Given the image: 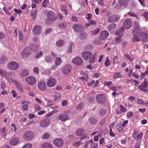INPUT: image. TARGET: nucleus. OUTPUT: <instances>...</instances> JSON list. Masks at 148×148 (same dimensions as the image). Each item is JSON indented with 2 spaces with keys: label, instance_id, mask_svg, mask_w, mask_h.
<instances>
[{
  "label": "nucleus",
  "instance_id": "nucleus-1",
  "mask_svg": "<svg viewBox=\"0 0 148 148\" xmlns=\"http://www.w3.org/2000/svg\"><path fill=\"white\" fill-rule=\"evenodd\" d=\"M132 34L133 36L132 41L135 42L140 40L141 38L145 42L148 41V36L146 33L142 32L140 28L138 27H135L132 30Z\"/></svg>",
  "mask_w": 148,
  "mask_h": 148
},
{
  "label": "nucleus",
  "instance_id": "nucleus-2",
  "mask_svg": "<svg viewBox=\"0 0 148 148\" xmlns=\"http://www.w3.org/2000/svg\"><path fill=\"white\" fill-rule=\"evenodd\" d=\"M96 100L97 103L102 104L105 103L106 98L105 95L103 94H99L96 96Z\"/></svg>",
  "mask_w": 148,
  "mask_h": 148
},
{
  "label": "nucleus",
  "instance_id": "nucleus-3",
  "mask_svg": "<svg viewBox=\"0 0 148 148\" xmlns=\"http://www.w3.org/2000/svg\"><path fill=\"white\" fill-rule=\"evenodd\" d=\"M138 88L144 92H148V82L146 81L145 78L144 79V82L138 86Z\"/></svg>",
  "mask_w": 148,
  "mask_h": 148
},
{
  "label": "nucleus",
  "instance_id": "nucleus-4",
  "mask_svg": "<svg viewBox=\"0 0 148 148\" xmlns=\"http://www.w3.org/2000/svg\"><path fill=\"white\" fill-rule=\"evenodd\" d=\"M34 134L32 131H27L23 135L24 139L27 141L31 140L34 138Z\"/></svg>",
  "mask_w": 148,
  "mask_h": 148
},
{
  "label": "nucleus",
  "instance_id": "nucleus-5",
  "mask_svg": "<svg viewBox=\"0 0 148 148\" xmlns=\"http://www.w3.org/2000/svg\"><path fill=\"white\" fill-rule=\"evenodd\" d=\"M7 66L10 70H14L17 69L19 66L18 64L16 62L11 61L8 63Z\"/></svg>",
  "mask_w": 148,
  "mask_h": 148
},
{
  "label": "nucleus",
  "instance_id": "nucleus-6",
  "mask_svg": "<svg viewBox=\"0 0 148 148\" xmlns=\"http://www.w3.org/2000/svg\"><path fill=\"white\" fill-rule=\"evenodd\" d=\"M32 49L29 47H26L22 52L21 55L23 57H28L31 54Z\"/></svg>",
  "mask_w": 148,
  "mask_h": 148
},
{
  "label": "nucleus",
  "instance_id": "nucleus-7",
  "mask_svg": "<svg viewBox=\"0 0 148 148\" xmlns=\"http://www.w3.org/2000/svg\"><path fill=\"white\" fill-rule=\"evenodd\" d=\"M48 19L50 21H54L56 20V15L53 11L49 12L47 14Z\"/></svg>",
  "mask_w": 148,
  "mask_h": 148
},
{
  "label": "nucleus",
  "instance_id": "nucleus-8",
  "mask_svg": "<svg viewBox=\"0 0 148 148\" xmlns=\"http://www.w3.org/2000/svg\"><path fill=\"white\" fill-rule=\"evenodd\" d=\"M63 142V140L61 138H56L53 141L54 145L58 147H61L62 146Z\"/></svg>",
  "mask_w": 148,
  "mask_h": 148
},
{
  "label": "nucleus",
  "instance_id": "nucleus-9",
  "mask_svg": "<svg viewBox=\"0 0 148 148\" xmlns=\"http://www.w3.org/2000/svg\"><path fill=\"white\" fill-rule=\"evenodd\" d=\"M73 29L74 31L77 32L83 31L84 29L83 26L79 23L73 25Z\"/></svg>",
  "mask_w": 148,
  "mask_h": 148
},
{
  "label": "nucleus",
  "instance_id": "nucleus-10",
  "mask_svg": "<svg viewBox=\"0 0 148 148\" xmlns=\"http://www.w3.org/2000/svg\"><path fill=\"white\" fill-rule=\"evenodd\" d=\"M123 25L126 29H128L131 28L132 26L131 20L130 18L126 19L123 23Z\"/></svg>",
  "mask_w": 148,
  "mask_h": 148
},
{
  "label": "nucleus",
  "instance_id": "nucleus-11",
  "mask_svg": "<svg viewBox=\"0 0 148 148\" xmlns=\"http://www.w3.org/2000/svg\"><path fill=\"white\" fill-rule=\"evenodd\" d=\"M108 32L106 31H103L100 33L99 39L101 40L106 39L108 36Z\"/></svg>",
  "mask_w": 148,
  "mask_h": 148
},
{
  "label": "nucleus",
  "instance_id": "nucleus-12",
  "mask_svg": "<svg viewBox=\"0 0 148 148\" xmlns=\"http://www.w3.org/2000/svg\"><path fill=\"white\" fill-rule=\"evenodd\" d=\"M25 81L27 84L33 85L36 82L35 78L34 77L29 76L26 78Z\"/></svg>",
  "mask_w": 148,
  "mask_h": 148
},
{
  "label": "nucleus",
  "instance_id": "nucleus-13",
  "mask_svg": "<svg viewBox=\"0 0 148 148\" xmlns=\"http://www.w3.org/2000/svg\"><path fill=\"white\" fill-rule=\"evenodd\" d=\"M71 70V66L70 65L67 64L63 66L62 69V72L64 74H67L69 73Z\"/></svg>",
  "mask_w": 148,
  "mask_h": 148
},
{
  "label": "nucleus",
  "instance_id": "nucleus-14",
  "mask_svg": "<svg viewBox=\"0 0 148 148\" xmlns=\"http://www.w3.org/2000/svg\"><path fill=\"white\" fill-rule=\"evenodd\" d=\"M72 62L74 64L79 65H82L83 62V60L79 57H75L73 59Z\"/></svg>",
  "mask_w": 148,
  "mask_h": 148
},
{
  "label": "nucleus",
  "instance_id": "nucleus-15",
  "mask_svg": "<svg viewBox=\"0 0 148 148\" xmlns=\"http://www.w3.org/2000/svg\"><path fill=\"white\" fill-rule=\"evenodd\" d=\"M92 53L88 51H85L82 54V56L83 58L85 60L88 59L92 56Z\"/></svg>",
  "mask_w": 148,
  "mask_h": 148
},
{
  "label": "nucleus",
  "instance_id": "nucleus-16",
  "mask_svg": "<svg viewBox=\"0 0 148 148\" xmlns=\"http://www.w3.org/2000/svg\"><path fill=\"white\" fill-rule=\"evenodd\" d=\"M38 88L41 90L44 91L46 89L47 86L46 83L43 81H40L38 84Z\"/></svg>",
  "mask_w": 148,
  "mask_h": 148
},
{
  "label": "nucleus",
  "instance_id": "nucleus-17",
  "mask_svg": "<svg viewBox=\"0 0 148 148\" xmlns=\"http://www.w3.org/2000/svg\"><path fill=\"white\" fill-rule=\"evenodd\" d=\"M56 84V79L54 78H51L49 79L48 81L47 85L49 87H53Z\"/></svg>",
  "mask_w": 148,
  "mask_h": 148
},
{
  "label": "nucleus",
  "instance_id": "nucleus-18",
  "mask_svg": "<svg viewBox=\"0 0 148 148\" xmlns=\"http://www.w3.org/2000/svg\"><path fill=\"white\" fill-rule=\"evenodd\" d=\"M69 118V116L66 114H60L58 116V119L63 122L68 120Z\"/></svg>",
  "mask_w": 148,
  "mask_h": 148
},
{
  "label": "nucleus",
  "instance_id": "nucleus-19",
  "mask_svg": "<svg viewBox=\"0 0 148 148\" xmlns=\"http://www.w3.org/2000/svg\"><path fill=\"white\" fill-rule=\"evenodd\" d=\"M119 18L117 15H114L110 17L108 19V22H115L119 20Z\"/></svg>",
  "mask_w": 148,
  "mask_h": 148
},
{
  "label": "nucleus",
  "instance_id": "nucleus-20",
  "mask_svg": "<svg viewBox=\"0 0 148 148\" xmlns=\"http://www.w3.org/2000/svg\"><path fill=\"white\" fill-rule=\"evenodd\" d=\"M41 31V27L39 25L35 26L33 29V32L35 34H39Z\"/></svg>",
  "mask_w": 148,
  "mask_h": 148
},
{
  "label": "nucleus",
  "instance_id": "nucleus-21",
  "mask_svg": "<svg viewBox=\"0 0 148 148\" xmlns=\"http://www.w3.org/2000/svg\"><path fill=\"white\" fill-rule=\"evenodd\" d=\"M49 123V122L48 120H44L40 122V125L41 127H47Z\"/></svg>",
  "mask_w": 148,
  "mask_h": 148
},
{
  "label": "nucleus",
  "instance_id": "nucleus-22",
  "mask_svg": "<svg viewBox=\"0 0 148 148\" xmlns=\"http://www.w3.org/2000/svg\"><path fill=\"white\" fill-rule=\"evenodd\" d=\"M116 27V24L113 23H110L108 26V28L109 31L110 32H112L114 30Z\"/></svg>",
  "mask_w": 148,
  "mask_h": 148
},
{
  "label": "nucleus",
  "instance_id": "nucleus-23",
  "mask_svg": "<svg viewBox=\"0 0 148 148\" xmlns=\"http://www.w3.org/2000/svg\"><path fill=\"white\" fill-rule=\"evenodd\" d=\"M12 81L16 85L17 88L19 91H23L22 87L21 84L15 80H14Z\"/></svg>",
  "mask_w": 148,
  "mask_h": 148
},
{
  "label": "nucleus",
  "instance_id": "nucleus-24",
  "mask_svg": "<svg viewBox=\"0 0 148 148\" xmlns=\"http://www.w3.org/2000/svg\"><path fill=\"white\" fill-rule=\"evenodd\" d=\"M89 123L91 124L95 125L97 123V120L94 117H91L88 118Z\"/></svg>",
  "mask_w": 148,
  "mask_h": 148
},
{
  "label": "nucleus",
  "instance_id": "nucleus-25",
  "mask_svg": "<svg viewBox=\"0 0 148 148\" xmlns=\"http://www.w3.org/2000/svg\"><path fill=\"white\" fill-rule=\"evenodd\" d=\"M87 38V36L86 33L83 32L81 33L80 35L79 36V38L82 40H84L86 39Z\"/></svg>",
  "mask_w": 148,
  "mask_h": 148
},
{
  "label": "nucleus",
  "instance_id": "nucleus-26",
  "mask_svg": "<svg viewBox=\"0 0 148 148\" xmlns=\"http://www.w3.org/2000/svg\"><path fill=\"white\" fill-rule=\"evenodd\" d=\"M76 133L78 136H82L84 133V130L81 128H79L76 130Z\"/></svg>",
  "mask_w": 148,
  "mask_h": 148
},
{
  "label": "nucleus",
  "instance_id": "nucleus-27",
  "mask_svg": "<svg viewBox=\"0 0 148 148\" xmlns=\"http://www.w3.org/2000/svg\"><path fill=\"white\" fill-rule=\"evenodd\" d=\"M18 139L17 137L14 138L12 140L10 143L11 145H16L18 142Z\"/></svg>",
  "mask_w": 148,
  "mask_h": 148
},
{
  "label": "nucleus",
  "instance_id": "nucleus-28",
  "mask_svg": "<svg viewBox=\"0 0 148 148\" xmlns=\"http://www.w3.org/2000/svg\"><path fill=\"white\" fill-rule=\"evenodd\" d=\"M29 73V72L27 70H23L20 73V75L22 77H25L28 75Z\"/></svg>",
  "mask_w": 148,
  "mask_h": 148
},
{
  "label": "nucleus",
  "instance_id": "nucleus-29",
  "mask_svg": "<svg viewBox=\"0 0 148 148\" xmlns=\"http://www.w3.org/2000/svg\"><path fill=\"white\" fill-rule=\"evenodd\" d=\"M7 59L6 57L3 56L0 57V64H3L7 61Z\"/></svg>",
  "mask_w": 148,
  "mask_h": 148
},
{
  "label": "nucleus",
  "instance_id": "nucleus-30",
  "mask_svg": "<svg viewBox=\"0 0 148 148\" xmlns=\"http://www.w3.org/2000/svg\"><path fill=\"white\" fill-rule=\"evenodd\" d=\"M64 44V41L62 40H60L56 42L57 45L58 47L62 46Z\"/></svg>",
  "mask_w": 148,
  "mask_h": 148
},
{
  "label": "nucleus",
  "instance_id": "nucleus-31",
  "mask_svg": "<svg viewBox=\"0 0 148 148\" xmlns=\"http://www.w3.org/2000/svg\"><path fill=\"white\" fill-rule=\"evenodd\" d=\"M42 147L43 148H52L51 145L49 143H45L42 144Z\"/></svg>",
  "mask_w": 148,
  "mask_h": 148
},
{
  "label": "nucleus",
  "instance_id": "nucleus-32",
  "mask_svg": "<svg viewBox=\"0 0 148 148\" xmlns=\"http://www.w3.org/2000/svg\"><path fill=\"white\" fill-rule=\"evenodd\" d=\"M62 60L60 57H58L56 58L55 60V64L58 66L60 65L62 62Z\"/></svg>",
  "mask_w": 148,
  "mask_h": 148
},
{
  "label": "nucleus",
  "instance_id": "nucleus-33",
  "mask_svg": "<svg viewBox=\"0 0 148 148\" xmlns=\"http://www.w3.org/2000/svg\"><path fill=\"white\" fill-rule=\"evenodd\" d=\"M28 103L27 101H24L22 102V104L23 105L22 106V108L24 110H27L28 109V105L26 103Z\"/></svg>",
  "mask_w": 148,
  "mask_h": 148
},
{
  "label": "nucleus",
  "instance_id": "nucleus-34",
  "mask_svg": "<svg viewBox=\"0 0 148 148\" xmlns=\"http://www.w3.org/2000/svg\"><path fill=\"white\" fill-rule=\"evenodd\" d=\"M66 25L65 24H64V23H61L58 24V27L61 29H65L66 27Z\"/></svg>",
  "mask_w": 148,
  "mask_h": 148
},
{
  "label": "nucleus",
  "instance_id": "nucleus-35",
  "mask_svg": "<svg viewBox=\"0 0 148 148\" xmlns=\"http://www.w3.org/2000/svg\"><path fill=\"white\" fill-rule=\"evenodd\" d=\"M119 4L123 5H127V3L126 1V0H119Z\"/></svg>",
  "mask_w": 148,
  "mask_h": 148
},
{
  "label": "nucleus",
  "instance_id": "nucleus-36",
  "mask_svg": "<svg viewBox=\"0 0 148 148\" xmlns=\"http://www.w3.org/2000/svg\"><path fill=\"white\" fill-rule=\"evenodd\" d=\"M124 57L126 58H128L130 61H132L134 60V58L132 57H130L128 54H125Z\"/></svg>",
  "mask_w": 148,
  "mask_h": 148
},
{
  "label": "nucleus",
  "instance_id": "nucleus-37",
  "mask_svg": "<svg viewBox=\"0 0 148 148\" xmlns=\"http://www.w3.org/2000/svg\"><path fill=\"white\" fill-rule=\"evenodd\" d=\"M96 55V53H95L93 56L91 58L89 61V63L93 64L94 63L95 59V56Z\"/></svg>",
  "mask_w": 148,
  "mask_h": 148
},
{
  "label": "nucleus",
  "instance_id": "nucleus-38",
  "mask_svg": "<svg viewBox=\"0 0 148 148\" xmlns=\"http://www.w3.org/2000/svg\"><path fill=\"white\" fill-rule=\"evenodd\" d=\"M100 30L99 28H97L92 31V35H95L99 32Z\"/></svg>",
  "mask_w": 148,
  "mask_h": 148
},
{
  "label": "nucleus",
  "instance_id": "nucleus-39",
  "mask_svg": "<svg viewBox=\"0 0 148 148\" xmlns=\"http://www.w3.org/2000/svg\"><path fill=\"white\" fill-rule=\"evenodd\" d=\"M67 7V5H65L64 6H62L61 9V11L64 12V13L66 15H67L68 14L67 10L65 9Z\"/></svg>",
  "mask_w": 148,
  "mask_h": 148
},
{
  "label": "nucleus",
  "instance_id": "nucleus-40",
  "mask_svg": "<svg viewBox=\"0 0 148 148\" xmlns=\"http://www.w3.org/2000/svg\"><path fill=\"white\" fill-rule=\"evenodd\" d=\"M106 113V110L104 109H101L99 112L100 115L102 116H105Z\"/></svg>",
  "mask_w": 148,
  "mask_h": 148
},
{
  "label": "nucleus",
  "instance_id": "nucleus-41",
  "mask_svg": "<svg viewBox=\"0 0 148 148\" xmlns=\"http://www.w3.org/2000/svg\"><path fill=\"white\" fill-rule=\"evenodd\" d=\"M147 71H145L143 73H142L141 74L140 78V79H143L146 76V75L148 74V68H147Z\"/></svg>",
  "mask_w": 148,
  "mask_h": 148
},
{
  "label": "nucleus",
  "instance_id": "nucleus-42",
  "mask_svg": "<svg viewBox=\"0 0 148 148\" xmlns=\"http://www.w3.org/2000/svg\"><path fill=\"white\" fill-rule=\"evenodd\" d=\"M50 136V134L49 133H46L44 134L42 136V138L43 139H48L49 138Z\"/></svg>",
  "mask_w": 148,
  "mask_h": 148
},
{
  "label": "nucleus",
  "instance_id": "nucleus-43",
  "mask_svg": "<svg viewBox=\"0 0 148 148\" xmlns=\"http://www.w3.org/2000/svg\"><path fill=\"white\" fill-rule=\"evenodd\" d=\"M55 98H54V100L56 101L58 99H59L61 97V95L58 92H56L55 93Z\"/></svg>",
  "mask_w": 148,
  "mask_h": 148
},
{
  "label": "nucleus",
  "instance_id": "nucleus-44",
  "mask_svg": "<svg viewBox=\"0 0 148 148\" xmlns=\"http://www.w3.org/2000/svg\"><path fill=\"white\" fill-rule=\"evenodd\" d=\"M73 45V43L72 42H70V45L68 46V51L69 53H71L72 52V47Z\"/></svg>",
  "mask_w": 148,
  "mask_h": 148
},
{
  "label": "nucleus",
  "instance_id": "nucleus-45",
  "mask_svg": "<svg viewBox=\"0 0 148 148\" xmlns=\"http://www.w3.org/2000/svg\"><path fill=\"white\" fill-rule=\"evenodd\" d=\"M106 60L105 62V65L106 66H108L110 64V60L109 59V58L108 57H107L106 58Z\"/></svg>",
  "mask_w": 148,
  "mask_h": 148
},
{
  "label": "nucleus",
  "instance_id": "nucleus-46",
  "mask_svg": "<svg viewBox=\"0 0 148 148\" xmlns=\"http://www.w3.org/2000/svg\"><path fill=\"white\" fill-rule=\"evenodd\" d=\"M32 146L31 144L28 143L25 145L22 148H31Z\"/></svg>",
  "mask_w": 148,
  "mask_h": 148
},
{
  "label": "nucleus",
  "instance_id": "nucleus-47",
  "mask_svg": "<svg viewBox=\"0 0 148 148\" xmlns=\"http://www.w3.org/2000/svg\"><path fill=\"white\" fill-rule=\"evenodd\" d=\"M37 10L35 9L33 10V11H32V13L31 14V15L33 16L34 18L36 15L37 14Z\"/></svg>",
  "mask_w": 148,
  "mask_h": 148
},
{
  "label": "nucleus",
  "instance_id": "nucleus-48",
  "mask_svg": "<svg viewBox=\"0 0 148 148\" xmlns=\"http://www.w3.org/2000/svg\"><path fill=\"white\" fill-rule=\"evenodd\" d=\"M83 103H80L76 107V109L77 110H80L82 109L83 108Z\"/></svg>",
  "mask_w": 148,
  "mask_h": 148
},
{
  "label": "nucleus",
  "instance_id": "nucleus-49",
  "mask_svg": "<svg viewBox=\"0 0 148 148\" xmlns=\"http://www.w3.org/2000/svg\"><path fill=\"white\" fill-rule=\"evenodd\" d=\"M1 88L3 90H4L5 88V84L4 81H2L1 84Z\"/></svg>",
  "mask_w": 148,
  "mask_h": 148
},
{
  "label": "nucleus",
  "instance_id": "nucleus-50",
  "mask_svg": "<svg viewBox=\"0 0 148 148\" xmlns=\"http://www.w3.org/2000/svg\"><path fill=\"white\" fill-rule=\"evenodd\" d=\"M121 73L117 72L114 74V77L115 78L121 77Z\"/></svg>",
  "mask_w": 148,
  "mask_h": 148
},
{
  "label": "nucleus",
  "instance_id": "nucleus-51",
  "mask_svg": "<svg viewBox=\"0 0 148 148\" xmlns=\"http://www.w3.org/2000/svg\"><path fill=\"white\" fill-rule=\"evenodd\" d=\"M115 34L116 35H117L118 36H119V37L120 38L121 37L123 36V33L121 31H119V32L116 31L115 32Z\"/></svg>",
  "mask_w": 148,
  "mask_h": 148
},
{
  "label": "nucleus",
  "instance_id": "nucleus-52",
  "mask_svg": "<svg viewBox=\"0 0 148 148\" xmlns=\"http://www.w3.org/2000/svg\"><path fill=\"white\" fill-rule=\"evenodd\" d=\"M3 10L4 12H5V13L8 15H10L11 14V13H10L8 10L5 7H4L3 8Z\"/></svg>",
  "mask_w": 148,
  "mask_h": 148
},
{
  "label": "nucleus",
  "instance_id": "nucleus-53",
  "mask_svg": "<svg viewBox=\"0 0 148 148\" xmlns=\"http://www.w3.org/2000/svg\"><path fill=\"white\" fill-rule=\"evenodd\" d=\"M19 34V38H20V39L22 40L23 41L24 40V38H23V35L22 33V32L20 31L18 32Z\"/></svg>",
  "mask_w": 148,
  "mask_h": 148
},
{
  "label": "nucleus",
  "instance_id": "nucleus-54",
  "mask_svg": "<svg viewBox=\"0 0 148 148\" xmlns=\"http://www.w3.org/2000/svg\"><path fill=\"white\" fill-rule=\"evenodd\" d=\"M143 15L145 17L146 21L148 20V12H144Z\"/></svg>",
  "mask_w": 148,
  "mask_h": 148
},
{
  "label": "nucleus",
  "instance_id": "nucleus-55",
  "mask_svg": "<svg viewBox=\"0 0 148 148\" xmlns=\"http://www.w3.org/2000/svg\"><path fill=\"white\" fill-rule=\"evenodd\" d=\"M43 52L42 51H41L37 55H35V58H40L42 55Z\"/></svg>",
  "mask_w": 148,
  "mask_h": 148
},
{
  "label": "nucleus",
  "instance_id": "nucleus-56",
  "mask_svg": "<svg viewBox=\"0 0 148 148\" xmlns=\"http://www.w3.org/2000/svg\"><path fill=\"white\" fill-rule=\"evenodd\" d=\"M98 146V144L97 143H94L91 144L90 145V147L92 148H97Z\"/></svg>",
  "mask_w": 148,
  "mask_h": 148
},
{
  "label": "nucleus",
  "instance_id": "nucleus-57",
  "mask_svg": "<svg viewBox=\"0 0 148 148\" xmlns=\"http://www.w3.org/2000/svg\"><path fill=\"white\" fill-rule=\"evenodd\" d=\"M33 71L36 72L37 74H38L39 72V69L38 68L35 67L33 69Z\"/></svg>",
  "mask_w": 148,
  "mask_h": 148
},
{
  "label": "nucleus",
  "instance_id": "nucleus-58",
  "mask_svg": "<svg viewBox=\"0 0 148 148\" xmlns=\"http://www.w3.org/2000/svg\"><path fill=\"white\" fill-rule=\"evenodd\" d=\"M49 2V0H44L42 3V6L45 7L47 4Z\"/></svg>",
  "mask_w": 148,
  "mask_h": 148
},
{
  "label": "nucleus",
  "instance_id": "nucleus-59",
  "mask_svg": "<svg viewBox=\"0 0 148 148\" xmlns=\"http://www.w3.org/2000/svg\"><path fill=\"white\" fill-rule=\"evenodd\" d=\"M5 34L4 33L0 32V39H2L5 38Z\"/></svg>",
  "mask_w": 148,
  "mask_h": 148
},
{
  "label": "nucleus",
  "instance_id": "nucleus-60",
  "mask_svg": "<svg viewBox=\"0 0 148 148\" xmlns=\"http://www.w3.org/2000/svg\"><path fill=\"white\" fill-rule=\"evenodd\" d=\"M112 83V82L110 81H108L107 82H104V84L105 85L109 86L111 85Z\"/></svg>",
  "mask_w": 148,
  "mask_h": 148
},
{
  "label": "nucleus",
  "instance_id": "nucleus-61",
  "mask_svg": "<svg viewBox=\"0 0 148 148\" xmlns=\"http://www.w3.org/2000/svg\"><path fill=\"white\" fill-rule=\"evenodd\" d=\"M45 62H50L51 61L52 59L50 58L47 57L45 58Z\"/></svg>",
  "mask_w": 148,
  "mask_h": 148
},
{
  "label": "nucleus",
  "instance_id": "nucleus-62",
  "mask_svg": "<svg viewBox=\"0 0 148 148\" xmlns=\"http://www.w3.org/2000/svg\"><path fill=\"white\" fill-rule=\"evenodd\" d=\"M11 72H7L5 71L3 75H4L6 77H8L9 75L11 74Z\"/></svg>",
  "mask_w": 148,
  "mask_h": 148
},
{
  "label": "nucleus",
  "instance_id": "nucleus-63",
  "mask_svg": "<svg viewBox=\"0 0 148 148\" xmlns=\"http://www.w3.org/2000/svg\"><path fill=\"white\" fill-rule=\"evenodd\" d=\"M14 11L18 14H19L22 12V10L21 9L17 10L16 8L14 9Z\"/></svg>",
  "mask_w": 148,
  "mask_h": 148
},
{
  "label": "nucleus",
  "instance_id": "nucleus-64",
  "mask_svg": "<svg viewBox=\"0 0 148 148\" xmlns=\"http://www.w3.org/2000/svg\"><path fill=\"white\" fill-rule=\"evenodd\" d=\"M67 103L68 102L66 100H64L62 101V106H66L67 105Z\"/></svg>",
  "mask_w": 148,
  "mask_h": 148
}]
</instances>
